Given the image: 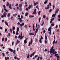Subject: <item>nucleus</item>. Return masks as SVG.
<instances>
[{
  "label": "nucleus",
  "instance_id": "f257e3e1",
  "mask_svg": "<svg viewBox=\"0 0 60 60\" xmlns=\"http://www.w3.org/2000/svg\"><path fill=\"white\" fill-rule=\"evenodd\" d=\"M54 49V47L53 46H52V47L51 48V49L50 50V51H53L52 53L53 54H56L57 53V52H55V49Z\"/></svg>",
  "mask_w": 60,
  "mask_h": 60
},
{
  "label": "nucleus",
  "instance_id": "f03ea898",
  "mask_svg": "<svg viewBox=\"0 0 60 60\" xmlns=\"http://www.w3.org/2000/svg\"><path fill=\"white\" fill-rule=\"evenodd\" d=\"M16 29L17 30V31L16 32V35H19V33H18V32H19V27H17Z\"/></svg>",
  "mask_w": 60,
  "mask_h": 60
},
{
  "label": "nucleus",
  "instance_id": "7ed1b4c3",
  "mask_svg": "<svg viewBox=\"0 0 60 60\" xmlns=\"http://www.w3.org/2000/svg\"><path fill=\"white\" fill-rule=\"evenodd\" d=\"M31 41L30 42H29L28 46H30V45L31 44L32 45V43H33V40L32 39V38H31Z\"/></svg>",
  "mask_w": 60,
  "mask_h": 60
},
{
  "label": "nucleus",
  "instance_id": "20e7f679",
  "mask_svg": "<svg viewBox=\"0 0 60 60\" xmlns=\"http://www.w3.org/2000/svg\"><path fill=\"white\" fill-rule=\"evenodd\" d=\"M34 54H35V52H34L32 53V54H31L30 55V57H32V56H34Z\"/></svg>",
  "mask_w": 60,
  "mask_h": 60
},
{
  "label": "nucleus",
  "instance_id": "39448f33",
  "mask_svg": "<svg viewBox=\"0 0 60 60\" xmlns=\"http://www.w3.org/2000/svg\"><path fill=\"white\" fill-rule=\"evenodd\" d=\"M58 11H59V9L58 8H57L56 10L55 13H58Z\"/></svg>",
  "mask_w": 60,
  "mask_h": 60
},
{
  "label": "nucleus",
  "instance_id": "423d86ee",
  "mask_svg": "<svg viewBox=\"0 0 60 60\" xmlns=\"http://www.w3.org/2000/svg\"><path fill=\"white\" fill-rule=\"evenodd\" d=\"M24 25V23L23 22L22 24H20V26L21 27H22V26H23Z\"/></svg>",
  "mask_w": 60,
  "mask_h": 60
},
{
  "label": "nucleus",
  "instance_id": "0eeeda50",
  "mask_svg": "<svg viewBox=\"0 0 60 60\" xmlns=\"http://www.w3.org/2000/svg\"><path fill=\"white\" fill-rule=\"evenodd\" d=\"M9 58L10 57H5V60H7V59L8 60H9Z\"/></svg>",
  "mask_w": 60,
  "mask_h": 60
},
{
  "label": "nucleus",
  "instance_id": "6e6552de",
  "mask_svg": "<svg viewBox=\"0 0 60 60\" xmlns=\"http://www.w3.org/2000/svg\"><path fill=\"white\" fill-rule=\"evenodd\" d=\"M39 28L40 26H38L36 30V32H38V30H39Z\"/></svg>",
  "mask_w": 60,
  "mask_h": 60
},
{
  "label": "nucleus",
  "instance_id": "1a4fd4ad",
  "mask_svg": "<svg viewBox=\"0 0 60 60\" xmlns=\"http://www.w3.org/2000/svg\"><path fill=\"white\" fill-rule=\"evenodd\" d=\"M33 31H34L35 30V29H34V24L33 25Z\"/></svg>",
  "mask_w": 60,
  "mask_h": 60
},
{
  "label": "nucleus",
  "instance_id": "9d476101",
  "mask_svg": "<svg viewBox=\"0 0 60 60\" xmlns=\"http://www.w3.org/2000/svg\"><path fill=\"white\" fill-rule=\"evenodd\" d=\"M9 51H11V52H13V50H12V49L11 48H9Z\"/></svg>",
  "mask_w": 60,
  "mask_h": 60
},
{
  "label": "nucleus",
  "instance_id": "9b49d317",
  "mask_svg": "<svg viewBox=\"0 0 60 60\" xmlns=\"http://www.w3.org/2000/svg\"><path fill=\"white\" fill-rule=\"evenodd\" d=\"M52 28L51 27H49L48 29V31H51Z\"/></svg>",
  "mask_w": 60,
  "mask_h": 60
},
{
  "label": "nucleus",
  "instance_id": "f8f14e48",
  "mask_svg": "<svg viewBox=\"0 0 60 60\" xmlns=\"http://www.w3.org/2000/svg\"><path fill=\"white\" fill-rule=\"evenodd\" d=\"M18 19H19V21L20 22H22V20H21V19H22L21 18H18Z\"/></svg>",
  "mask_w": 60,
  "mask_h": 60
},
{
  "label": "nucleus",
  "instance_id": "ddd939ff",
  "mask_svg": "<svg viewBox=\"0 0 60 60\" xmlns=\"http://www.w3.org/2000/svg\"><path fill=\"white\" fill-rule=\"evenodd\" d=\"M22 4H20L19 5V7L20 8H22Z\"/></svg>",
  "mask_w": 60,
  "mask_h": 60
},
{
  "label": "nucleus",
  "instance_id": "4468645a",
  "mask_svg": "<svg viewBox=\"0 0 60 60\" xmlns=\"http://www.w3.org/2000/svg\"><path fill=\"white\" fill-rule=\"evenodd\" d=\"M10 15H11V13H8V14L7 17H8L9 18V17L10 16Z\"/></svg>",
  "mask_w": 60,
  "mask_h": 60
},
{
  "label": "nucleus",
  "instance_id": "2eb2a0df",
  "mask_svg": "<svg viewBox=\"0 0 60 60\" xmlns=\"http://www.w3.org/2000/svg\"><path fill=\"white\" fill-rule=\"evenodd\" d=\"M9 8L10 9H12L11 7V4H9Z\"/></svg>",
  "mask_w": 60,
  "mask_h": 60
},
{
  "label": "nucleus",
  "instance_id": "dca6fc26",
  "mask_svg": "<svg viewBox=\"0 0 60 60\" xmlns=\"http://www.w3.org/2000/svg\"><path fill=\"white\" fill-rule=\"evenodd\" d=\"M24 44H26L27 43V41L26 40H25L24 41Z\"/></svg>",
  "mask_w": 60,
  "mask_h": 60
},
{
  "label": "nucleus",
  "instance_id": "f3484780",
  "mask_svg": "<svg viewBox=\"0 0 60 60\" xmlns=\"http://www.w3.org/2000/svg\"><path fill=\"white\" fill-rule=\"evenodd\" d=\"M48 0H47L46 1H45L44 2V4H46L47 3V2H48Z\"/></svg>",
  "mask_w": 60,
  "mask_h": 60
},
{
  "label": "nucleus",
  "instance_id": "a211bd4d",
  "mask_svg": "<svg viewBox=\"0 0 60 60\" xmlns=\"http://www.w3.org/2000/svg\"><path fill=\"white\" fill-rule=\"evenodd\" d=\"M36 11H34L33 12V13L32 14H36Z\"/></svg>",
  "mask_w": 60,
  "mask_h": 60
},
{
  "label": "nucleus",
  "instance_id": "6ab92c4d",
  "mask_svg": "<svg viewBox=\"0 0 60 60\" xmlns=\"http://www.w3.org/2000/svg\"><path fill=\"white\" fill-rule=\"evenodd\" d=\"M30 56V55L29 54H28V56L27 57V58H29Z\"/></svg>",
  "mask_w": 60,
  "mask_h": 60
},
{
  "label": "nucleus",
  "instance_id": "aec40b11",
  "mask_svg": "<svg viewBox=\"0 0 60 60\" xmlns=\"http://www.w3.org/2000/svg\"><path fill=\"white\" fill-rule=\"evenodd\" d=\"M11 20H13L14 19L13 18V17L12 16L11 17Z\"/></svg>",
  "mask_w": 60,
  "mask_h": 60
},
{
  "label": "nucleus",
  "instance_id": "412c9836",
  "mask_svg": "<svg viewBox=\"0 0 60 60\" xmlns=\"http://www.w3.org/2000/svg\"><path fill=\"white\" fill-rule=\"evenodd\" d=\"M9 3L8 2L7 3V4L6 5L7 6H9Z\"/></svg>",
  "mask_w": 60,
  "mask_h": 60
},
{
  "label": "nucleus",
  "instance_id": "4be33fe9",
  "mask_svg": "<svg viewBox=\"0 0 60 60\" xmlns=\"http://www.w3.org/2000/svg\"><path fill=\"white\" fill-rule=\"evenodd\" d=\"M28 14V13L27 12H26L25 13V16H27V15Z\"/></svg>",
  "mask_w": 60,
  "mask_h": 60
},
{
  "label": "nucleus",
  "instance_id": "5701e85b",
  "mask_svg": "<svg viewBox=\"0 0 60 60\" xmlns=\"http://www.w3.org/2000/svg\"><path fill=\"white\" fill-rule=\"evenodd\" d=\"M45 39L46 40H47V35H46L45 36Z\"/></svg>",
  "mask_w": 60,
  "mask_h": 60
},
{
  "label": "nucleus",
  "instance_id": "b1692460",
  "mask_svg": "<svg viewBox=\"0 0 60 60\" xmlns=\"http://www.w3.org/2000/svg\"><path fill=\"white\" fill-rule=\"evenodd\" d=\"M5 22L6 25L8 26V24L7 23V22Z\"/></svg>",
  "mask_w": 60,
  "mask_h": 60
},
{
  "label": "nucleus",
  "instance_id": "393cba45",
  "mask_svg": "<svg viewBox=\"0 0 60 60\" xmlns=\"http://www.w3.org/2000/svg\"><path fill=\"white\" fill-rule=\"evenodd\" d=\"M41 17H40L39 18V23H40V21H41Z\"/></svg>",
  "mask_w": 60,
  "mask_h": 60
},
{
  "label": "nucleus",
  "instance_id": "a878e982",
  "mask_svg": "<svg viewBox=\"0 0 60 60\" xmlns=\"http://www.w3.org/2000/svg\"><path fill=\"white\" fill-rule=\"evenodd\" d=\"M34 17V15H30L29 16V17L30 18H31V17H32L33 18V17Z\"/></svg>",
  "mask_w": 60,
  "mask_h": 60
},
{
  "label": "nucleus",
  "instance_id": "bb28decb",
  "mask_svg": "<svg viewBox=\"0 0 60 60\" xmlns=\"http://www.w3.org/2000/svg\"><path fill=\"white\" fill-rule=\"evenodd\" d=\"M45 8L46 10H48V9H49V7H47V8L45 7Z\"/></svg>",
  "mask_w": 60,
  "mask_h": 60
},
{
  "label": "nucleus",
  "instance_id": "cd10ccee",
  "mask_svg": "<svg viewBox=\"0 0 60 60\" xmlns=\"http://www.w3.org/2000/svg\"><path fill=\"white\" fill-rule=\"evenodd\" d=\"M15 27L14 26H13V27L12 30H15Z\"/></svg>",
  "mask_w": 60,
  "mask_h": 60
},
{
  "label": "nucleus",
  "instance_id": "c85d7f7f",
  "mask_svg": "<svg viewBox=\"0 0 60 60\" xmlns=\"http://www.w3.org/2000/svg\"><path fill=\"white\" fill-rule=\"evenodd\" d=\"M39 42L41 43L42 42L41 41V39L40 38V39L39 40Z\"/></svg>",
  "mask_w": 60,
  "mask_h": 60
},
{
  "label": "nucleus",
  "instance_id": "c756f323",
  "mask_svg": "<svg viewBox=\"0 0 60 60\" xmlns=\"http://www.w3.org/2000/svg\"><path fill=\"white\" fill-rule=\"evenodd\" d=\"M2 54L3 56H4H4H5V54H4V53H2Z\"/></svg>",
  "mask_w": 60,
  "mask_h": 60
},
{
  "label": "nucleus",
  "instance_id": "7c9ffc66",
  "mask_svg": "<svg viewBox=\"0 0 60 60\" xmlns=\"http://www.w3.org/2000/svg\"><path fill=\"white\" fill-rule=\"evenodd\" d=\"M34 5L35 6V5H37V4H36V3L34 2Z\"/></svg>",
  "mask_w": 60,
  "mask_h": 60
},
{
  "label": "nucleus",
  "instance_id": "2f4dec72",
  "mask_svg": "<svg viewBox=\"0 0 60 60\" xmlns=\"http://www.w3.org/2000/svg\"><path fill=\"white\" fill-rule=\"evenodd\" d=\"M43 18L44 19H45L46 18V16L45 15H43Z\"/></svg>",
  "mask_w": 60,
  "mask_h": 60
},
{
  "label": "nucleus",
  "instance_id": "473e14b6",
  "mask_svg": "<svg viewBox=\"0 0 60 60\" xmlns=\"http://www.w3.org/2000/svg\"><path fill=\"white\" fill-rule=\"evenodd\" d=\"M13 16H17V14H15V15L14 14H13Z\"/></svg>",
  "mask_w": 60,
  "mask_h": 60
},
{
  "label": "nucleus",
  "instance_id": "72a5a7b5",
  "mask_svg": "<svg viewBox=\"0 0 60 60\" xmlns=\"http://www.w3.org/2000/svg\"><path fill=\"white\" fill-rule=\"evenodd\" d=\"M4 14V17H5V18H6V15H6L5 14Z\"/></svg>",
  "mask_w": 60,
  "mask_h": 60
},
{
  "label": "nucleus",
  "instance_id": "f704fd0d",
  "mask_svg": "<svg viewBox=\"0 0 60 60\" xmlns=\"http://www.w3.org/2000/svg\"><path fill=\"white\" fill-rule=\"evenodd\" d=\"M43 25H44V22L43 21L42 24H41V25L42 26H43Z\"/></svg>",
  "mask_w": 60,
  "mask_h": 60
},
{
  "label": "nucleus",
  "instance_id": "c9c22d12",
  "mask_svg": "<svg viewBox=\"0 0 60 60\" xmlns=\"http://www.w3.org/2000/svg\"><path fill=\"white\" fill-rule=\"evenodd\" d=\"M30 7L31 8H32L33 7V5L32 4H31L30 5Z\"/></svg>",
  "mask_w": 60,
  "mask_h": 60
},
{
  "label": "nucleus",
  "instance_id": "e433bc0d",
  "mask_svg": "<svg viewBox=\"0 0 60 60\" xmlns=\"http://www.w3.org/2000/svg\"><path fill=\"white\" fill-rule=\"evenodd\" d=\"M15 50H14V51L13 52V53L14 54H15Z\"/></svg>",
  "mask_w": 60,
  "mask_h": 60
},
{
  "label": "nucleus",
  "instance_id": "4c0bfd02",
  "mask_svg": "<svg viewBox=\"0 0 60 60\" xmlns=\"http://www.w3.org/2000/svg\"><path fill=\"white\" fill-rule=\"evenodd\" d=\"M31 6L30 5H29L28 7V9H31Z\"/></svg>",
  "mask_w": 60,
  "mask_h": 60
},
{
  "label": "nucleus",
  "instance_id": "58836bf2",
  "mask_svg": "<svg viewBox=\"0 0 60 60\" xmlns=\"http://www.w3.org/2000/svg\"><path fill=\"white\" fill-rule=\"evenodd\" d=\"M4 38H3L2 39V41H4Z\"/></svg>",
  "mask_w": 60,
  "mask_h": 60
},
{
  "label": "nucleus",
  "instance_id": "ea45409f",
  "mask_svg": "<svg viewBox=\"0 0 60 60\" xmlns=\"http://www.w3.org/2000/svg\"><path fill=\"white\" fill-rule=\"evenodd\" d=\"M38 55H37L35 56V58H36V57H38Z\"/></svg>",
  "mask_w": 60,
  "mask_h": 60
},
{
  "label": "nucleus",
  "instance_id": "a19ab883",
  "mask_svg": "<svg viewBox=\"0 0 60 60\" xmlns=\"http://www.w3.org/2000/svg\"><path fill=\"white\" fill-rule=\"evenodd\" d=\"M27 27V25H25L24 27L25 28H27V27Z\"/></svg>",
  "mask_w": 60,
  "mask_h": 60
},
{
  "label": "nucleus",
  "instance_id": "79ce46f5",
  "mask_svg": "<svg viewBox=\"0 0 60 60\" xmlns=\"http://www.w3.org/2000/svg\"><path fill=\"white\" fill-rule=\"evenodd\" d=\"M45 44H47V41L46 40H45Z\"/></svg>",
  "mask_w": 60,
  "mask_h": 60
},
{
  "label": "nucleus",
  "instance_id": "37998d69",
  "mask_svg": "<svg viewBox=\"0 0 60 60\" xmlns=\"http://www.w3.org/2000/svg\"><path fill=\"white\" fill-rule=\"evenodd\" d=\"M55 39H54L53 42V44H54L55 43Z\"/></svg>",
  "mask_w": 60,
  "mask_h": 60
},
{
  "label": "nucleus",
  "instance_id": "c03bdc74",
  "mask_svg": "<svg viewBox=\"0 0 60 60\" xmlns=\"http://www.w3.org/2000/svg\"><path fill=\"white\" fill-rule=\"evenodd\" d=\"M51 30H50V32H49V34L50 35H51Z\"/></svg>",
  "mask_w": 60,
  "mask_h": 60
},
{
  "label": "nucleus",
  "instance_id": "a18cd8bd",
  "mask_svg": "<svg viewBox=\"0 0 60 60\" xmlns=\"http://www.w3.org/2000/svg\"><path fill=\"white\" fill-rule=\"evenodd\" d=\"M51 26H55V24H51Z\"/></svg>",
  "mask_w": 60,
  "mask_h": 60
},
{
  "label": "nucleus",
  "instance_id": "49530a36",
  "mask_svg": "<svg viewBox=\"0 0 60 60\" xmlns=\"http://www.w3.org/2000/svg\"><path fill=\"white\" fill-rule=\"evenodd\" d=\"M15 39H17V38H18V37H17V36H15Z\"/></svg>",
  "mask_w": 60,
  "mask_h": 60
},
{
  "label": "nucleus",
  "instance_id": "de8ad7c7",
  "mask_svg": "<svg viewBox=\"0 0 60 60\" xmlns=\"http://www.w3.org/2000/svg\"><path fill=\"white\" fill-rule=\"evenodd\" d=\"M19 47H18L17 49V51H19Z\"/></svg>",
  "mask_w": 60,
  "mask_h": 60
},
{
  "label": "nucleus",
  "instance_id": "09e8293b",
  "mask_svg": "<svg viewBox=\"0 0 60 60\" xmlns=\"http://www.w3.org/2000/svg\"><path fill=\"white\" fill-rule=\"evenodd\" d=\"M40 58L41 60H42V56L40 57Z\"/></svg>",
  "mask_w": 60,
  "mask_h": 60
},
{
  "label": "nucleus",
  "instance_id": "8fccbe9b",
  "mask_svg": "<svg viewBox=\"0 0 60 60\" xmlns=\"http://www.w3.org/2000/svg\"><path fill=\"white\" fill-rule=\"evenodd\" d=\"M19 10L20 11H22V8H20L19 9Z\"/></svg>",
  "mask_w": 60,
  "mask_h": 60
},
{
  "label": "nucleus",
  "instance_id": "3c124183",
  "mask_svg": "<svg viewBox=\"0 0 60 60\" xmlns=\"http://www.w3.org/2000/svg\"><path fill=\"white\" fill-rule=\"evenodd\" d=\"M40 13H41V11H39L38 12V15H40Z\"/></svg>",
  "mask_w": 60,
  "mask_h": 60
},
{
  "label": "nucleus",
  "instance_id": "603ef678",
  "mask_svg": "<svg viewBox=\"0 0 60 60\" xmlns=\"http://www.w3.org/2000/svg\"><path fill=\"white\" fill-rule=\"evenodd\" d=\"M4 10L6 11V12H7V10L5 8H4Z\"/></svg>",
  "mask_w": 60,
  "mask_h": 60
},
{
  "label": "nucleus",
  "instance_id": "864d4df0",
  "mask_svg": "<svg viewBox=\"0 0 60 60\" xmlns=\"http://www.w3.org/2000/svg\"><path fill=\"white\" fill-rule=\"evenodd\" d=\"M10 31L11 33H12V30H11V29H10Z\"/></svg>",
  "mask_w": 60,
  "mask_h": 60
},
{
  "label": "nucleus",
  "instance_id": "5fc2aeb1",
  "mask_svg": "<svg viewBox=\"0 0 60 60\" xmlns=\"http://www.w3.org/2000/svg\"><path fill=\"white\" fill-rule=\"evenodd\" d=\"M50 51V54H51V53H53V51Z\"/></svg>",
  "mask_w": 60,
  "mask_h": 60
},
{
  "label": "nucleus",
  "instance_id": "6e6d98bb",
  "mask_svg": "<svg viewBox=\"0 0 60 60\" xmlns=\"http://www.w3.org/2000/svg\"><path fill=\"white\" fill-rule=\"evenodd\" d=\"M56 57H57V58H59L60 57L59 56H56Z\"/></svg>",
  "mask_w": 60,
  "mask_h": 60
},
{
  "label": "nucleus",
  "instance_id": "4d7b16f0",
  "mask_svg": "<svg viewBox=\"0 0 60 60\" xmlns=\"http://www.w3.org/2000/svg\"><path fill=\"white\" fill-rule=\"evenodd\" d=\"M3 6L4 7V9H5L6 8L5 7V5H3Z\"/></svg>",
  "mask_w": 60,
  "mask_h": 60
},
{
  "label": "nucleus",
  "instance_id": "13d9d810",
  "mask_svg": "<svg viewBox=\"0 0 60 60\" xmlns=\"http://www.w3.org/2000/svg\"><path fill=\"white\" fill-rule=\"evenodd\" d=\"M16 59H17V60H20V58H18L17 57H16Z\"/></svg>",
  "mask_w": 60,
  "mask_h": 60
},
{
  "label": "nucleus",
  "instance_id": "bf43d9fd",
  "mask_svg": "<svg viewBox=\"0 0 60 60\" xmlns=\"http://www.w3.org/2000/svg\"><path fill=\"white\" fill-rule=\"evenodd\" d=\"M57 55H58V54H56L55 55V56H57Z\"/></svg>",
  "mask_w": 60,
  "mask_h": 60
},
{
  "label": "nucleus",
  "instance_id": "052dcab7",
  "mask_svg": "<svg viewBox=\"0 0 60 60\" xmlns=\"http://www.w3.org/2000/svg\"><path fill=\"white\" fill-rule=\"evenodd\" d=\"M0 29L1 30L3 29V27H0Z\"/></svg>",
  "mask_w": 60,
  "mask_h": 60
},
{
  "label": "nucleus",
  "instance_id": "680f3d73",
  "mask_svg": "<svg viewBox=\"0 0 60 60\" xmlns=\"http://www.w3.org/2000/svg\"><path fill=\"white\" fill-rule=\"evenodd\" d=\"M52 17H55V15H54V14H53V15L52 16Z\"/></svg>",
  "mask_w": 60,
  "mask_h": 60
},
{
  "label": "nucleus",
  "instance_id": "e2e57ef3",
  "mask_svg": "<svg viewBox=\"0 0 60 60\" xmlns=\"http://www.w3.org/2000/svg\"><path fill=\"white\" fill-rule=\"evenodd\" d=\"M38 39H36L35 40V41L36 42H37V41H38Z\"/></svg>",
  "mask_w": 60,
  "mask_h": 60
},
{
  "label": "nucleus",
  "instance_id": "0e129e2a",
  "mask_svg": "<svg viewBox=\"0 0 60 60\" xmlns=\"http://www.w3.org/2000/svg\"><path fill=\"white\" fill-rule=\"evenodd\" d=\"M54 8H55V6H53V10L54 9Z\"/></svg>",
  "mask_w": 60,
  "mask_h": 60
},
{
  "label": "nucleus",
  "instance_id": "69168bd1",
  "mask_svg": "<svg viewBox=\"0 0 60 60\" xmlns=\"http://www.w3.org/2000/svg\"><path fill=\"white\" fill-rule=\"evenodd\" d=\"M58 18H59V19H60V15H58Z\"/></svg>",
  "mask_w": 60,
  "mask_h": 60
},
{
  "label": "nucleus",
  "instance_id": "338daca9",
  "mask_svg": "<svg viewBox=\"0 0 60 60\" xmlns=\"http://www.w3.org/2000/svg\"><path fill=\"white\" fill-rule=\"evenodd\" d=\"M17 24L18 25H20V22H18L17 23Z\"/></svg>",
  "mask_w": 60,
  "mask_h": 60
},
{
  "label": "nucleus",
  "instance_id": "774afa93",
  "mask_svg": "<svg viewBox=\"0 0 60 60\" xmlns=\"http://www.w3.org/2000/svg\"><path fill=\"white\" fill-rule=\"evenodd\" d=\"M13 33L14 34H15V31H13Z\"/></svg>",
  "mask_w": 60,
  "mask_h": 60
}]
</instances>
